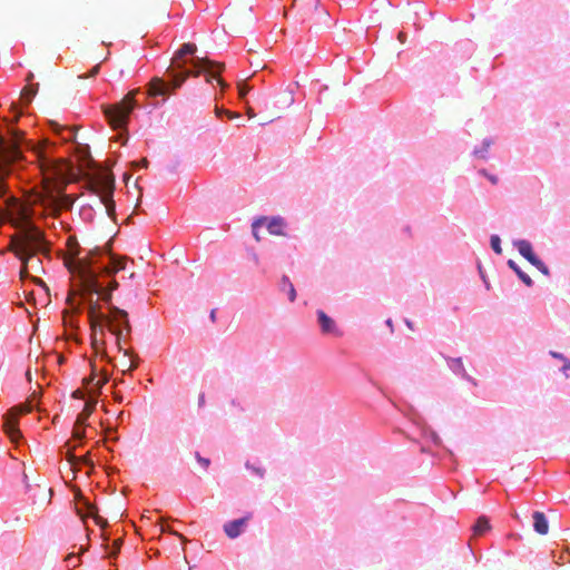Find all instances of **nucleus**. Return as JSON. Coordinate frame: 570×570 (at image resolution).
Wrapping results in <instances>:
<instances>
[{
  "label": "nucleus",
  "instance_id": "f257e3e1",
  "mask_svg": "<svg viewBox=\"0 0 570 570\" xmlns=\"http://www.w3.org/2000/svg\"><path fill=\"white\" fill-rule=\"evenodd\" d=\"M35 154L43 176V191L37 194L31 202L42 205L57 216L61 209H69L73 204V199L63 193L71 166L63 159H52L47 153V146H38Z\"/></svg>",
  "mask_w": 570,
  "mask_h": 570
},
{
  "label": "nucleus",
  "instance_id": "f03ea898",
  "mask_svg": "<svg viewBox=\"0 0 570 570\" xmlns=\"http://www.w3.org/2000/svg\"><path fill=\"white\" fill-rule=\"evenodd\" d=\"M9 209L10 215L16 216L22 225L11 239V249L22 262L20 276L24 278L28 276V265L35 255L49 253V247L43 233L30 223V209L27 206L12 199Z\"/></svg>",
  "mask_w": 570,
  "mask_h": 570
},
{
  "label": "nucleus",
  "instance_id": "7ed1b4c3",
  "mask_svg": "<svg viewBox=\"0 0 570 570\" xmlns=\"http://www.w3.org/2000/svg\"><path fill=\"white\" fill-rule=\"evenodd\" d=\"M68 258H66V266L71 273H77L81 283L94 293L99 292L97 283V271L92 267L94 257L101 254L99 247L89 249L83 257H79L81 248L75 238L68 239Z\"/></svg>",
  "mask_w": 570,
  "mask_h": 570
},
{
  "label": "nucleus",
  "instance_id": "20e7f679",
  "mask_svg": "<svg viewBox=\"0 0 570 570\" xmlns=\"http://www.w3.org/2000/svg\"><path fill=\"white\" fill-rule=\"evenodd\" d=\"M138 92L139 89H134L129 91L121 101L104 107V114L110 126L114 128L126 126L129 115L136 106L135 97Z\"/></svg>",
  "mask_w": 570,
  "mask_h": 570
},
{
  "label": "nucleus",
  "instance_id": "39448f33",
  "mask_svg": "<svg viewBox=\"0 0 570 570\" xmlns=\"http://www.w3.org/2000/svg\"><path fill=\"white\" fill-rule=\"evenodd\" d=\"M114 189L115 180L111 176L107 174H100L92 181V190L95 191V194L99 196L100 202L104 204L106 208L107 215L111 218L115 216L116 212L115 202L112 200Z\"/></svg>",
  "mask_w": 570,
  "mask_h": 570
},
{
  "label": "nucleus",
  "instance_id": "423d86ee",
  "mask_svg": "<svg viewBox=\"0 0 570 570\" xmlns=\"http://www.w3.org/2000/svg\"><path fill=\"white\" fill-rule=\"evenodd\" d=\"M106 324L109 331L116 336L117 345L121 351L122 331H125L127 334L131 332L128 313L116 306H111L110 314L107 317Z\"/></svg>",
  "mask_w": 570,
  "mask_h": 570
},
{
  "label": "nucleus",
  "instance_id": "0eeeda50",
  "mask_svg": "<svg viewBox=\"0 0 570 570\" xmlns=\"http://www.w3.org/2000/svg\"><path fill=\"white\" fill-rule=\"evenodd\" d=\"M33 404L31 401L11 407L4 416L3 429L11 442L17 443L21 438L18 429V416L31 412Z\"/></svg>",
  "mask_w": 570,
  "mask_h": 570
},
{
  "label": "nucleus",
  "instance_id": "6e6552de",
  "mask_svg": "<svg viewBox=\"0 0 570 570\" xmlns=\"http://www.w3.org/2000/svg\"><path fill=\"white\" fill-rule=\"evenodd\" d=\"M262 226H266V228L271 235H275V236H285L286 235L284 232V229L286 227V223H285L284 218H282L279 216L259 217V218L255 219L252 224L253 235L257 242H261V239H262V237L258 233V228Z\"/></svg>",
  "mask_w": 570,
  "mask_h": 570
},
{
  "label": "nucleus",
  "instance_id": "1a4fd4ad",
  "mask_svg": "<svg viewBox=\"0 0 570 570\" xmlns=\"http://www.w3.org/2000/svg\"><path fill=\"white\" fill-rule=\"evenodd\" d=\"M33 504L46 507L51 502L52 490L46 483L27 484Z\"/></svg>",
  "mask_w": 570,
  "mask_h": 570
},
{
  "label": "nucleus",
  "instance_id": "9d476101",
  "mask_svg": "<svg viewBox=\"0 0 570 570\" xmlns=\"http://www.w3.org/2000/svg\"><path fill=\"white\" fill-rule=\"evenodd\" d=\"M191 63L196 70H194V72L187 71L189 73V76L191 75L194 77H198L202 71L207 72L208 73V76L206 78L207 82H210L212 79L216 77L215 73L212 72V69L214 67H216L218 69L216 72L217 75L224 68L223 63L214 62V61L209 60L208 58H196V59L191 60Z\"/></svg>",
  "mask_w": 570,
  "mask_h": 570
},
{
  "label": "nucleus",
  "instance_id": "9b49d317",
  "mask_svg": "<svg viewBox=\"0 0 570 570\" xmlns=\"http://www.w3.org/2000/svg\"><path fill=\"white\" fill-rule=\"evenodd\" d=\"M515 246H517L519 253L528 262H530L533 266H535L542 274L549 275V268L547 267V265L541 259H539L534 255L533 249H532V245L528 240H524V239L518 240L515 243Z\"/></svg>",
  "mask_w": 570,
  "mask_h": 570
},
{
  "label": "nucleus",
  "instance_id": "f8f14e48",
  "mask_svg": "<svg viewBox=\"0 0 570 570\" xmlns=\"http://www.w3.org/2000/svg\"><path fill=\"white\" fill-rule=\"evenodd\" d=\"M88 316L91 330L99 327V332L104 334L102 323H106L108 315H105L100 312V305L98 301H89Z\"/></svg>",
  "mask_w": 570,
  "mask_h": 570
},
{
  "label": "nucleus",
  "instance_id": "ddd939ff",
  "mask_svg": "<svg viewBox=\"0 0 570 570\" xmlns=\"http://www.w3.org/2000/svg\"><path fill=\"white\" fill-rule=\"evenodd\" d=\"M250 518L252 514L249 513L244 518L227 522L224 525V531L227 534V537L230 539L237 538L242 533L243 529L246 527Z\"/></svg>",
  "mask_w": 570,
  "mask_h": 570
},
{
  "label": "nucleus",
  "instance_id": "4468645a",
  "mask_svg": "<svg viewBox=\"0 0 570 570\" xmlns=\"http://www.w3.org/2000/svg\"><path fill=\"white\" fill-rule=\"evenodd\" d=\"M79 500H80V502H82L83 507L87 510V513L83 514L81 512V509H78V513L82 518V520H85L87 517H91L95 520L96 524L99 525L100 528L104 529V528H106L108 525L107 520L102 519L98 514V510H97V508L94 504H91L87 499H85L82 497Z\"/></svg>",
  "mask_w": 570,
  "mask_h": 570
},
{
  "label": "nucleus",
  "instance_id": "2eb2a0df",
  "mask_svg": "<svg viewBox=\"0 0 570 570\" xmlns=\"http://www.w3.org/2000/svg\"><path fill=\"white\" fill-rule=\"evenodd\" d=\"M126 267V258L116 256L114 254L109 255V264L101 267L100 273L107 276H112L120 271H124Z\"/></svg>",
  "mask_w": 570,
  "mask_h": 570
},
{
  "label": "nucleus",
  "instance_id": "dca6fc26",
  "mask_svg": "<svg viewBox=\"0 0 570 570\" xmlns=\"http://www.w3.org/2000/svg\"><path fill=\"white\" fill-rule=\"evenodd\" d=\"M170 85L160 78H153L149 82L148 95L151 97L164 96L169 92Z\"/></svg>",
  "mask_w": 570,
  "mask_h": 570
},
{
  "label": "nucleus",
  "instance_id": "f3484780",
  "mask_svg": "<svg viewBox=\"0 0 570 570\" xmlns=\"http://www.w3.org/2000/svg\"><path fill=\"white\" fill-rule=\"evenodd\" d=\"M317 317L324 334H338L335 322L324 311H317Z\"/></svg>",
  "mask_w": 570,
  "mask_h": 570
},
{
  "label": "nucleus",
  "instance_id": "a211bd4d",
  "mask_svg": "<svg viewBox=\"0 0 570 570\" xmlns=\"http://www.w3.org/2000/svg\"><path fill=\"white\" fill-rule=\"evenodd\" d=\"M532 518H533V528H534L535 532L541 535L547 534L549 531V524H548V520H547L544 513H542L540 511H535L533 513Z\"/></svg>",
  "mask_w": 570,
  "mask_h": 570
},
{
  "label": "nucleus",
  "instance_id": "6ab92c4d",
  "mask_svg": "<svg viewBox=\"0 0 570 570\" xmlns=\"http://www.w3.org/2000/svg\"><path fill=\"white\" fill-rule=\"evenodd\" d=\"M474 537H481L491 530L490 521L485 515L478 518L475 524L472 528Z\"/></svg>",
  "mask_w": 570,
  "mask_h": 570
},
{
  "label": "nucleus",
  "instance_id": "aec40b11",
  "mask_svg": "<svg viewBox=\"0 0 570 570\" xmlns=\"http://www.w3.org/2000/svg\"><path fill=\"white\" fill-rule=\"evenodd\" d=\"M95 406H96L95 400L87 402L85 404L83 410L77 416V420H76L77 424L86 425V422H87L88 417L91 415V413L94 412Z\"/></svg>",
  "mask_w": 570,
  "mask_h": 570
},
{
  "label": "nucleus",
  "instance_id": "412c9836",
  "mask_svg": "<svg viewBox=\"0 0 570 570\" xmlns=\"http://www.w3.org/2000/svg\"><path fill=\"white\" fill-rule=\"evenodd\" d=\"M37 92H38V83H36V85L30 83V85H27L22 89L20 98L24 105H29Z\"/></svg>",
  "mask_w": 570,
  "mask_h": 570
},
{
  "label": "nucleus",
  "instance_id": "4be33fe9",
  "mask_svg": "<svg viewBox=\"0 0 570 570\" xmlns=\"http://www.w3.org/2000/svg\"><path fill=\"white\" fill-rule=\"evenodd\" d=\"M99 273L97 272V283H98V286H99V292L97 293L98 295H101L102 299L105 302H110L111 299V293L110 291H107V289H104L102 285L99 283ZM81 286H82V291L85 294H88V295H94L95 293L94 292H90L83 283H81Z\"/></svg>",
  "mask_w": 570,
  "mask_h": 570
},
{
  "label": "nucleus",
  "instance_id": "5701e85b",
  "mask_svg": "<svg viewBox=\"0 0 570 570\" xmlns=\"http://www.w3.org/2000/svg\"><path fill=\"white\" fill-rule=\"evenodd\" d=\"M508 265H509V267H510L511 269H513V271L518 274V276L520 277V279H521V281H522L527 286H531V285H532V279H531V277H530L528 274L523 273V272L520 269V267L517 265V263H515L514 261L510 259V261L508 262Z\"/></svg>",
  "mask_w": 570,
  "mask_h": 570
},
{
  "label": "nucleus",
  "instance_id": "b1692460",
  "mask_svg": "<svg viewBox=\"0 0 570 570\" xmlns=\"http://www.w3.org/2000/svg\"><path fill=\"white\" fill-rule=\"evenodd\" d=\"M282 288L287 289L289 301L294 302L296 298V291L287 276L282 277Z\"/></svg>",
  "mask_w": 570,
  "mask_h": 570
},
{
  "label": "nucleus",
  "instance_id": "393cba45",
  "mask_svg": "<svg viewBox=\"0 0 570 570\" xmlns=\"http://www.w3.org/2000/svg\"><path fill=\"white\" fill-rule=\"evenodd\" d=\"M449 365H450V367L454 372L461 373L463 376H466L465 370L463 367L462 358H460V357H458V358H450L449 360Z\"/></svg>",
  "mask_w": 570,
  "mask_h": 570
},
{
  "label": "nucleus",
  "instance_id": "a878e982",
  "mask_svg": "<svg viewBox=\"0 0 570 570\" xmlns=\"http://www.w3.org/2000/svg\"><path fill=\"white\" fill-rule=\"evenodd\" d=\"M279 99H281L283 109H287L294 104V95L289 90H285L282 94Z\"/></svg>",
  "mask_w": 570,
  "mask_h": 570
},
{
  "label": "nucleus",
  "instance_id": "bb28decb",
  "mask_svg": "<svg viewBox=\"0 0 570 570\" xmlns=\"http://www.w3.org/2000/svg\"><path fill=\"white\" fill-rule=\"evenodd\" d=\"M196 45L194 43H184L179 51L177 52L176 60L181 58L185 55H193L196 51Z\"/></svg>",
  "mask_w": 570,
  "mask_h": 570
},
{
  "label": "nucleus",
  "instance_id": "cd10ccee",
  "mask_svg": "<svg viewBox=\"0 0 570 570\" xmlns=\"http://www.w3.org/2000/svg\"><path fill=\"white\" fill-rule=\"evenodd\" d=\"M170 76L173 77L171 88L174 90L176 88H179L184 83V81L187 79V77H189V73L188 72H184L180 75L170 73Z\"/></svg>",
  "mask_w": 570,
  "mask_h": 570
},
{
  "label": "nucleus",
  "instance_id": "c85d7f7f",
  "mask_svg": "<svg viewBox=\"0 0 570 570\" xmlns=\"http://www.w3.org/2000/svg\"><path fill=\"white\" fill-rule=\"evenodd\" d=\"M99 330V327H96L95 330H92V335H91V344H92V347L94 350L98 353V351L100 348H102V345H104V342L102 341H99L97 338V331Z\"/></svg>",
  "mask_w": 570,
  "mask_h": 570
},
{
  "label": "nucleus",
  "instance_id": "c756f323",
  "mask_svg": "<svg viewBox=\"0 0 570 570\" xmlns=\"http://www.w3.org/2000/svg\"><path fill=\"white\" fill-rule=\"evenodd\" d=\"M237 88H238V95H239V98L244 99L245 96L250 91V86H248L244 80L239 81L237 83Z\"/></svg>",
  "mask_w": 570,
  "mask_h": 570
},
{
  "label": "nucleus",
  "instance_id": "7c9ffc66",
  "mask_svg": "<svg viewBox=\"0 0 570 570\" xmlns=\"http://www.w3.org/2000/svg\"><path fill=\"white\" fill-rule=\"evenodd\" d=\"M491 247H492V249L497 254H501L502 253L501 239H500V237L498 235H492L491 236Z\"/></svg>",
  "mask_w": 570,
  "mask_h": 570
},
{
  "label": "nucleus",
  "instance_id": "2f4dec72",
  "mask_svg": "<svg viewBox=\"0 0 570 570\" xmlns=\"http://www.w3.org/2000/svg\"><path fill=\"white\" fill-rule=\"evenodd\" d=\"M72 436L75 439H82L85 436V425H79L77 422L75 423Z\"/></svg>",
  "mask_w": 570,
  "mask_h": 570
},
{
  "label": "nucleus",
  "instance_id": "473e14b6",
  "mask_svg": "<svg viewBox=\"0 0 570 570\" xmlns=\"http://www.w3.org/2000/svg\"><path fill=\"white\" fill-rule=\"evenodd\" d=\"M196 459L197 461L200 463V465L203 466L204 470H207L209 464H210V460L207 459V458H203L200 456V454L198 452H196Z\"/></svg>",
  "mask_w": 570,
  "mask_h": 570
},
{
  "label": "nucleus",
  "instance_id": "72a5a7b5",
  "mask_svg": "<svg viewBox=\"0 0 570 570\" xmlns=\"http://www.w3.org/2000/svg\"><path fill=\"white\" fill-rule=\"evenodd\" d=\"M67 460L72 469H75L78 464V456H76L72 451H68L67 453Z\"/></svg>",
  "mask_w": 570,
  "mask_h": 570
},
{
  "label": "nucleus",
  "instance_id": "f704fd0d",
  "mask_svg": "<svg viewBox=\"0 0 570 570\" xmlns=\"http://www.w3.org/2000/svg\"><path fill=\"white\" fill-rule=\"evenodd\" d=\"M120 546H121V540L118 539L114 542V550L110 552V557H115L117 556V553L119 552L120 550Z\"/></svg>",
  "mask_w": 570,
  "mask_h": 570
},
{
  "label": "nucleus",
  "instance_id": "c9c22d12",
  "mask_svg": "<svg viewBox=\"0 0 570 570\" xmlns=\"http://www.w3.org/2000/svg\"><path fill=\"white\" fill-rule=\"evenodd\" d=\"M119 287V284L116 279H112L109 282L108 286H107V291H110V292H114L116 291L117 288Z\"/></svg>",
  "mask_w": 570,
  "mask_h": 570
},
{
  "label": "nucleus",
  "instance_id": "e433bc0d",
  "mask_svg": "<svg viewBox=\"0 0 570 570\" xmlns=\"http://www.w3.org/2000/svg\"><path fill=\"white\" fill-rule=\"evenodd\" d=\"M484 176H487L489 178V180L495 185L498 184V177L497 176H493V175H489L485 170H482L481 171Z\"/></svg>",
  "mask_w": 570,
  "mask_h": 570
},
{
  "label": "nucleus",
  "instance_id": "4c0bfd02",
  "mask_svg": "<svg viewBox=\"0 0 570 570\" xmlns=\"http://www.w3.org/2000/svg\"><path fill=\"white\" fill-rule=\"evenodd\" d=\"M99 69H100V65H96L95 67H92V69L90 70L88 77H95L96 75H98Z\"/></svg>",
  "mask_w": 570,
  "mask_h": 570
},
{
  "label": "nucleus",
  "instance_id": "58836bf2",
  "mask_svg": "<svg viewBox=\"0 0 570 570\" xmlns=\"http://www.w3.org/2000/svg\"><path fill=\"white\" fill-rule=\"evenodd\" d=\"M225 115L229 118V119H236L239 117V114L237 112H234V111H230V110H227L225 111Z\"/></svg>",
  "mask_w": 570,
  "mask_h": 570
},
{
  "label": "nucleus",
  "instance_id": "ea45409f",
  "mask_svg": "<svg viewBox=\"0 0 570 570\" xmlns=\"http://www.w3.org/2000/svg\"><path fill=\"white\" fill-rule=\"evenodd\" d=\"M246 114H247L248 118H250V119L256 117V114H255L254 109L250 106L246 107Z\"/></svg>",
  "mask_w": 570,
  "mask_h": 570
},
{
  "label": "nucleus",
  "instance_id": "a19ab883",
  "mask_svg": "<svg viewBox=\"0 0 570 570\" xmlns=\"http://www.w3.org/2000/svg\"><path fill=\"white\" fill-rule=\"evenodd\" d=\"M107 382V377H104L102 380H98L96 383H95V386L97 390H100L102 387V385Z\"/></svg>",
  "mask_w": 570,
  "mask_h": 570
},
{
  "label": "nucleus",
  "instance_id": "79ce46f5",
  "mask_svg": "<svg viewBox=\"0 0 570 570\" xmlns=\"http://www.w3.org/2000/svg\"><path fill=\"white\" fill-rule=\"evenodd\" d=\"M397 39H399V41H400V42L404 43V42H405V40H406V35H405V32L400 31V32H399V35H397Z\"/></svg>",
  "mask_w": 570,
  "mask_h": 570
},
{
  "label": "nucleus",
  "instance_id": "37998d69",
  "mask_svg": "<svg viewBox=\"0 0 570 570\" xmlns=\"http://www.w3.org/2000/svg\"><path fill=\"white\" fill-rule=\"evenodd\" d=\"M225 111H226V109L219 108L217 106L215 107V114L217 117H219L223 114L225 115Z\"/></svg>",
  "mask_w": 570,
  "mask_h": 570
},
{
  "label": "nucleus",
  "instance_id": "c03bdc74",
  "mask_svg": "<svg viewBox=\"0 0 570 570\" xmlns=\"http://www.w3.org/2000/svg\"><path fill=\"white\" fill-rule=\"evenodd\" d=\"M85 384L89 385V384H94L95 382V376H90L88 379H85L83 380Z\"/></svg>",
  "mask_w": 570,
  "mask_h": 570
},
{
  "label": "nucleus",
  "instance_id": "a18cd8bd",
  "mask_svg": "<svg viewBox=\"0 0 570 570\" xmlns=\"http://www.w3.org/2000/svg\"><path fill=\"white\" fill-rule=\"evenodd\" d=\"M551 355H552L553 357H556V358H560V360H562V361H563V358H566L562 354H560V353H556V352H551Z\"/></svg>",
  "mask_w": 570,
  "mask_h": 570
},
{
  "label": "nucleus",
  "instance_id": "49530a36",
  "mask_svg": "<svg viewBox=\"0 0 570 570\" xmlns=\"http://www.w3.org/2000/svg\"><path fill=\"white\" fill-rule=\"evenodd\" d=\"M563 370L570 368V361L568 358H563Z\"/></svg>",
  "mask_w": 570,
  "mask_h": 570
},
{
  "label": "nucleus",
  "instance_id": "de8ad7c7",
  "mask_svg": "<svg viewBox=\"0 0 570 570\" xmlns=\"http://www.w3.org/2000/svg\"><path fill=\"white\" fill-rule=\"evenodd\" d=\"M255 473H257L258 475L263 476L264 474V471L259 468H250Z\"/></svg>",
  "mask_w": 570,
  "mask_h": 570
},
{
  "label": "nucleus",
  "instance_id": "09e8293b",
  "mask_svg": "<svg viewBox=\"0 0 570 570\" xmlns=\"http://www.w3.org/2000/svg\"><path fill=\"white\" fill-rule=\"evenodd\" d=\"M72 396L76 399H80V397H82V393H81V391L77 390L72 393Z\"/></svg>",
  "mask_w": 570,
  "mask_h": 570
},
{
  "label": "nucleus",
  "instance_id": "8fccbe9b",
  "mask_svg": "<svg viewBox=\"0 0 570 570\" xmlns=\"http://www.w3.org/2000/svg\"><path fill=\"white\" fill-rule=\"evenodd\" d=\"M209 317H210L212 322L216 321V309H212Z\"/></svg>",
  "mask_w": 570,
  "mask_h": 570
},
{
  "label": "nucleus",
  "instance_id": "3c124183",
  "mask_svg": "<svg viewBox=\"0 0 570 570\" xmlns=\"http://www.w3.org/2000/svg\"><path fill=\"white\" fill-rule=\"evenodd\" d=\"M87 458L86 456H78V464L79 463H87Z\"/></svg>",
  "mask_w": 570,
  "mask_h": 570
},
{
  "label": "nucleus",
  "instance_id": "603ef678",
  "mask_svg": "<svg viewBox=\"0 0 570 570\" xmlns=\"http://www.w3.org/2000/svg\"><path fill=\"white\" fill-rule=\"evenodd\" d=\"M142 167H147L148 160L146 158H142L139 163Z\"/></svg>",
  "mask_w": 570,
  "mask_h": 570
},
{
  "label": "nucleus",
  "instance_id": "864d4df0",
  "mask_svg": "<svg viewBox=\"0 0 570 570\" xmlns=\"http://www.w3.org/2000/svg\"><path fill=\"white\" fill-rule=\"evenodd\" d=\"M136 367H137V363L131 362V363H130V365H129V367H128V371H132V370H135Z\"/></svg>",
  "mask_w": 570,
  "mask_h": 570
},
{
  "label": "nucleus",
  "instance_id": "5fc2aeb1",
  "mask_svg": "<svg viewBox=\"0 0 570 570\" xmlns=\"http://www.w3.org/2000/svg\"><path fill=\"white\" fill-rule=\"evenodd\" d=\"M33 79V73L32 72H29L28 76H27V81L30 82L31 80Z\"/></svg>",
  "mask_w": 570,
  "mask_h": 570
},
{
  "label": "nucleus",
  "instance_id": "6e6d98bb",
  "mask_svg": "<svg viewBox=\"0 0 570 570\" xmlns=\"http://www.w3.org/2000/svg\"><path fill=\"white\" fill-rule=\"evenodd\" d=\"M276 118H279V115H277L275 118L268 119L267 121L263 122V125L273 122Z\"/></svg>",
  "mask_w": 570,
  "mask_h": 570
},
{
  "label": "nucleus",
  "instance_id": "4d7b16f0",
  "mask_svg": "<svg viewBox=\"0 0 570 570\" xmlns=\"http://www.w3.org/2000/svg\"><path fill=\"white\" fill-rule=\"evenodd\" d=\"M217 81L223 88L226 87V83L223 81V79L218 78Z\"/></svg>",
  "mask_w": 570,
  "mask_h": 570
},
{
  "label": "nucleus",
  "instance_id": "13d9d810",
  "mask_svg": "<svg viewBox=\"0 0 570 570\" xmlns=\"http://www.w3.org/2000/svg\"><path fill=\"white\" fill-rule=\"evenodd\" d=\"M75 558H76V557H75V554H73V553H71V554H69V556L66 558V560H67V561H71V560H72V559H75Z\"/></svg>",
  "mask_w": 570,
  "mask_h": 570
},
{
  "label": "nucleus",
  "instance_id": "bf43d9fd",
  "mask_svg": "<svg viewBox=\"0 0 570 570\" xmlns=\"http://www.w3.org/2000/svg\"><path fill=\"white\" fill-rule=\"evenodd\" d=\"M115 400H116L117 402H121V401H122V397H121L120 395H118V394H115Z\"/></svg>",
  "mask_w": 570,
  "mask_h": 570
},
{
  "label": "nucleus",
  "instance_id": "052dcab7",
  "mask_svg": "<svg viewBox=\"0 0 570 570\" xmlns=\"http://www.w3.org/2000/svg\"><path fill=\"white\" fill-rule=\"evenodd\" d=\"M204 402H205V397H204V394H202V395L199 396V404L202 405Z\"/></svg>",
  "mask_w": 570,
  "mask_h": 570
},
{
  "label": "nucleus",
  "instance_id": "680f3d73",
  "mask_svg": "<svg viewBox=\"0 0 570 570\" xmlns=\"http://www.w3.org/2000/svg\"><path fill=\"white\" fill-rule=\"evenodd\" d=\"M174 534L178 535L180 539H183L184 541H186V539L183 537V534H178L176 532H173Z\"/></svg>",
  "mask_w": 570,
  "mask_h": 570
}]
</instances>
